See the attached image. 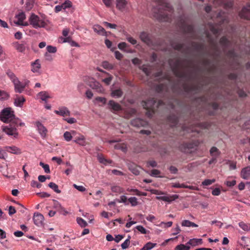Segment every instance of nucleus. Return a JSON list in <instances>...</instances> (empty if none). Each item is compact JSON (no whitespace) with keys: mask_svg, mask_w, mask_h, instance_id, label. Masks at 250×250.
I'll return each mask as SVG.
<instances>
[{"mask_svg":"<svg viewBox=\"0 0 250 250\" xmlns=\"http://www.w3.org/2000/svg\"><path fill=\"white\" fill-rule=\"evenodd\" d=\"M171 45L172 47L177 51H181L183 53H187L189 48L188 47L184 48L185 44L184 43L171 42Z\"/></svg>","mask_w":250,"mask_h":250,"instance_id":"obj_13","label":"nucleus"},{"mask_svg":"<svg viewBox=\"0 0 250 250\" xmlns=\"http://www.w3.org/2000/svg\"><path fill=\"white\" fill-rule=\"evenodd\" d=\"M109 76L108 77L106 78H105V79L103 80V81L106 85H109L110 83H111V81H112V80L113 79V77L112 76L110 75L109 74Z\"/></svg>","mask_w":250,"mask_h":250,"instance_id":"obj_61","label":"nucleus"},{"mask_svg":"<svg viewBox=\"0 0 250 250\" xmlns=\"http://www.w3.org/2000/svg\"><path fill=\"white\" fill-rule=\"evenodd\" d=\"M94 30L95 32L104 35L105 33V29L102 26L96 25L94 26Z\"/></svg>","mask_w":250,"mask_h":250,"instance_id":"obj_39","label":"nucleus"},{"mask_svg":"<svg viewBox=\"0 0 250 250\" xmlns=\"http://www.w3.org/2000/svg\"><path fill=\"white\" fill-rule=\"evenodd\" d=\"M130 244V237L127 239H126L124 243H123L121 245L122 248L123 249H125L127 248Z\"/></svg>","mask_w":250,"mask_h":250,"instance_id":"obj_54","label":"nucleus"},{"mask_svg":"<svg viewBox=\"0 0 250 250\" xmlns=\"http://www.w3.org/2000/svg\"><path fill=\"white\" fill-rule=\"evenodd\" d=\"M25 101V98L23 96H17L14 101V104L16 106L21 107Z\"/></svg>","mask_w":250,"mask_h":250,"instance_id":"obj_27","label":"nucleus"},{"mask_svg":"<svg viewBox=\"0 0 250 250\" xmlns=\"http://www.w3.org/2000/svg\"><path fill=\"white\" fill-rule=\"evenodd\" d=\"M53 202L54 208L58 209V210H61L64 211V215L68 213V212L65 210L64 208L61 206V204L58 201L53 200Z\"/></svg>","mask_w":250,"mask_h":250,"instance_id":"obj_34","label":"nucleus"},{"mask_svg":"<svg viewBox=\"0 0 250 250\" xmlns=\"http://www.w3.org/2000/svg\"><path fill=\"white\" fill-rule=\"evenodd\" d=\"M136 229L140 231L142 234H147L149 233V231L146 229L142 226H137L136 227Z\"/></svg>","mask_w":250,"mask_h":250,"instance_id":"obj_49","label":"nucleus"},{"mask_svg":"<svg viewBox=\"0 0 250 250\" xmlns=\"http://www.w3.org/2000/svg\"><path fill=\"white\" fill-rule=\"evenodd\" d=\"M102 66L104 68L106 69H109V70L112 69L113 68V65L110 64V63H109L107 61H104V62H103V63H102Z\"/></svg>","mask_w":250,"mask_h":250,"instance_id":"obj_48","label":"nucleus"},{"mask_svg":"<svg viewBox=\"0 0 250 250\" xmlns=\"http://www.w3.org/2000/svg\"><path fill=\"white\" fill-rule=\"evenodd\" d=\"M111 190L113 192L118 194L124 192L123 188H121L119 186H113L111 187Z\"/></svg>","mask_w":250,"mask_h":250,"instance_id":"obj_36","label":"nucleus"},{"mask_svg":"<svg viewBox=\"0 0 250 250\" xmlns=\"http://www.w3.org/2000/svg\"><path fill=\"white\" fill-rule=\"evenodd\" d=\"M214 6H222L225 9H229L232 7L233 2L231 0H209Z\"/></svg>","mask_w":250,"mask_h":250,"instance_id":"obj_8","label":"nucleus"},{"mask_svg":"<svg viewBox=\"0 0 250 250\" xmlns=\"http://www.w3.org/2000/svg\"><path fill=\"white\" fill-rule=\"evenodd\" d=\"M8 95L5 92L0 90V100H5L7 99Z\"/></svg>","mask_w":250,"mask_h":250,"instance_id":"obj_60","label":"nucleus"},{"mask_svg":"<svg viewBox=\"0 0 250 250\" xmlns=\"http://www.w3.org/2000/svg\"><path fill=\"white\" fill-rule=\"evenodd\" d=\"M48 186L49 188H52L55 192L58 193H61V190L59 189L58 186L56 185L55 183L53 182H50L48 184Z\"/></svg>","mask_w":250,"mask_h":250,"instance_id":"obj_44","label":"nucleus"},{"mask_svg":"<svg viewBox=\"0 0 250 250\" xmlns=\"http://www.w3.org/2000/svg\"><path fill=\"white\" fill-rule=\"evenodd\" d=\"M189 246L184 244L179 245L175 248V250H189Z\"/></svg>","mask_w":250,"mask_h":250,"instance_id":"obj_46","label":"nucleus"},{"mask_svg":"<svg viewBox=\"0 0 250 250\" xmlns=\"http://www.w3.org/2000/svg\"><path fill=\"white\" fill-rule=\"evenodd\" d=\"M215 182V179H206L202 182V185L204 186H209L214 183Z\"/></svg>","mask_w":250,"mask_h":250,"instance_id":"obj_51","label":"nucleus"},{"mask_svg":"<svg viewBox=\"0 0 250 250\" xmlns=\"http://www.w3.org/2000/svg\"><path fill=\"white\" fill-rule=\"evenodd\" d=\"M241 176L245 179H248L250 177V166H248L242 169Z\"/></svg>","mask_w":250,"mask_h":250,"instance_id":"obj_21","label":"nucleus"},{"mask_svg":"<svg viewBox=\"0 0 250 250\" xmlns=\"http://www.w3.org/2000/svg\"><path fill=\"white\" fill-rule=\"evenodd\" d=\"M54 112L59 115L65 117L70 116V112L68 109L65 106H62L59 108L58 110H55Z\"/></svg>","mask_w":250,"mask_h":250,"instance_id":"obj_15","label":"nucleus"},{"mask_svg":"<svg viewBox=\"0 0 250 250\" xmlns=\"http://www.w3.org/2000/svg\"><path fill=\"white\" fill-rule=\"evenodd\" d=\"M31 186L32 187H36L37 188H40L41 187H42V184H41L40 183H39L38 181H34V180H33L31 181Z\"/></svg>","mask_w":250,"mask_h":250,"instance_id":"obj_59","label":"nucleus"},{"mask_svg":"<svg viewBox=\"0 0 250 250\" xmlns=\"http://www.w3.org/2000/svg\"><path fill=\"white\" fill-rule=\"evenodd\" d=\"M156 245L155 243H152L151 242L147 243L140 250H150Z\"/></svg>","mask_w":250,"mask_h":250,"instance_id":"obj_42","label":"nucleus"},{"mask_svg":"<svg viewBox=\"0 0 250 250\" xmlns=\"http://www.w3.org/2000/svg\"><path fill=\"white\" fill-rule=\"evenodd\" d=\"M78 224L82 227H85L87 225L86 222L82 218H78L77 219Z\"/></svg>","mask_w":250,"mask_h":250,"instance_id":"obj_47","label":"nucleus"},{"mask_svg":"<svg viewBox=\"0 0 250 250\" xmlns=\"http://www.w3.org/2000/svg\"><path fill=\"white\" fill-rule=\"evenodd\" d=\"M15 89L16 92L21 93L25 86V84H22L19 80L14 83Z\"/></svg>","mask_w":250,"mask_h":250,"instance_id":"obj_23","label":"nucleus"},{"mask_svg":"<svg viewBox=\"0 0 250 250\" xmlns=\"http://www.w3.org/2000/svg\"><path fill=\"white\" fill-rule=\"evenodd\" d=\"M216 15L215 23H209V28L212 33L215 35H217L222 30L223 26L229 22L228 16L227 13L220 10Z\"/></svg>","mask_w":250,"mask_h":250,"instance_id":"obj_3","label":"nucleus"},{"mask_svg":"<svg viewBox=\"0 0 250 250\" xmlns=\"http://www.w3.org/2000/svg\"><path fill=\"white\" fill-rule=\"evenodd\" d=\"M74 142L82 146H85L86 143L85 141V137L83 135L79 134L78 136H75Z\"/></svg>","mask_w":250,"mask_h":250,"instance_id":"obj_20","label":"nucleus"},{"mask_svg":"<svg viewBox=\"0 0 250 250\" xmlns=\"http://www.w3.org/2000/svg\"><path fill=\"white\" fill-rule=\"evenodd\" d=\"M63 9H65L68 8H70L72 6V3L69 0H66L62 4Z\"/></svg>","mask_w":250,"mask_h":250,"instance_id":"obj_57","label":"nucleus"},{"mask_svg":"<svg viewBox=\"0 0 250 250\" xmlns=\"http://www.w3.org/2000/svg\"><path fill=\"white\" fill-rule=\"evenodd\" d=\"M239 16L242 19L250 20V3H248L239 12Z\"/></svg>","mask_w":250,"mask_h":250,"instance_id":"obj_11","label":"nucleus"},{"mask_svg":"<svg viewBox=\"0 0 250 250\" xmlns=\"http://www.w3.org/2000/svg\"><path fill=\"white\" fill-rule=\"evenodd\" d=\"M73 187L81 192H83L86 190V188L82 186H78L76 184H74Z\"/></svg>","mask_w":250,"mask_h":250,"instance_id":"obj_63","label":"nucleus"},{"mask_svg":"<svg viewBox=\"0 0 250 250\" xmlns=\"http://www.w3.org/2000/svg\"><path fill=\"white\" fill-rule=\"evenodd\" d=\"M76 134L75 131L71 132L65 131L63 134V137L66 141L69 142L72 140L73 137H75L76 135Z\"/></svg>","mask_w":250,"mask_h":250,"instance_id":"obj_25","label":"nucleus"},{"mask_svg":"<svg viewBox=\"0 0 250 250\" xmlns=\"http://www.w3.org/2000/svg\"><path fill=\"white\" fill-rule=\"evenodd\" d=\"M40 165L42 167V168L44 169L45 173H49L50 172L49 166L48 165L45 164L41 162L40 163Z\"/></svg>","mask_w":250,"mask_h":250,"instance_id":"obj_50","label":"nucleus"},{"mask_svg":"<svg viewBox=\"0 0 250 250\" xmlns=\"http://www.w3.org/2000/svg\"><path fill=\"white\" fill-rule=\"evenodd\" d=\"M207 36L208 38H209V34L208 33H207ZM211 45L212 49L214 50V52L213 54L214 56H219L220 54V51L217 46V43L214 42V40L212 39H209Z\"/></svg>","mask_w":250,"mask_h":250,"instance_id":"obj_18","label":"nucleus"},{"mask_svg":"<svg viewBox=\"0 0 250 250\" xmlns=\"http://www.w3.org/2000/svg\"><path fill=\"white\" fill-rule=\"evenodd\" d=\"M178 197V195H175L172 196H157L156 197V198L158 200H163L164 201H166L168 202H170L174 200L175 199L177 198Z\"/></svg>","mask_w":250,"mask_h":250,"instance_id":"obj_29","label":"nucleus"},{"mask_svg":"<svg viewBox=\"0 0 250 250\" xmlns=\"http://www.w3.org/2000/svg\"><path fill=\"white\" fill-rule=\"evenodd\" d=\"M177 24L184 34H189L191 38H194V27L193 25L188 23V20L186 17H181Z\"/></svg>","mask_w":250,"mask_h":250,"instance_id":"obj_5","label":"nucleus"},{"mask_svg":"<svg viewBox=\"0 0 250 250\" xmlns=\"http://www.w3.org/2000/svg\"><path fill=\"white\" fill-rule=\"evenodd\" d=\"M0 120L4 123H10L7 125L2 126V130L9 136L17 138L18 135L17 127L18 120L15 118L14 111L10 108H6L0 113Z\"/></svg>","mask_w":250,"mask_h":250,"instance_id":"obj_1","label":"nucleus"},{"mask_svg":"<svg viewBox=\"0 0 250 250\" xmlns=\"http://www.w3.org/2000/svg\"><path fill=\"white\" fill-rule=\"evenodd\" d=\"M210 154L215 158L220 155V152L219 149L215 146H212L210 149Z\"/></svg>","mask_w":250,"mask_h":250,"instance_id":"obj_35","label":"nucleus"},{"mask_svg":"<svg viewBox=\"0 0 250 250\" xmlns=\"http://www.w3.org/2000/svg\"><path fill=\"white\" fill-rule=\"evenodd\" d=\"M103 24L105 27H108V28H110L115 29L116 28V27H117V25L116 24L110 23H109V22H106V21L104 22H103Z\"/></svg>","mask_w":250,"mask_h":250,"instance_id":"obj_58","label":"nucleus"},{"mask_svg":"<svg viewBox=\"0 0 250 250\" xmlns=\"http://www.w3.org/2000/svg\"><path fill=\"white\" fill-rule=\"evenodd\" d=\"M15 18L17 19V21H14L15 24L22 26H27L28 25V23L27 22L23 21L26 18V16L24 12H20L16 16Z\"/></svg>","mask_w":250,"mask_h":250,"instance_id":"obj_12","label":"nucleus"},{"mask_svg":"<svg viewBox=\"0 0 250 250\" xmlns=\"http://www.w3.org/2000/svg\"><path fill=\"white\" fill-rule=\"evenodd\" d=\"M29 21L30 24L35 28L44 27L46 25L45 21L34 14H32L30 16Z\"/></svg>","mask_w":250,"mask_h":250,"instance_id":"obj_7","label":"nucleus"},{"mask_svg":"<svg viewBox=\"0 0 250 250\" xmlns=\"http://www.w3.org/2000/svg\"><path fill=\"white\" fill-rule=\"evenodd\" d=\"M37 96L40 97L42 101L46 102L47 99L50 98L48 93L46 91H41L39 92Z\"/></svg>","mask_w":250,"mask_h":250,"instance_id":"obj_33","label":"nucleus"},{"mask_svg":"<svg viewBox=\"0 0 250 250\" xmlns=\"http://www.w3.org/2000/svg\"><path fill=\"white\" fill-rule=\"evenodd\" d=\"M36 124L39 133L42 137L44 138L47 132V129L39 122H36Z\"/></svg>","mask_w":250,"mask_h":250,"instance_id":"obj_19","label":"nucleus"},{"mask_svg":"<svg viewBox=\"0 0 250 250\" xmlns=\"http://www.w3.org/2000/svg\"><path fill=\"white\" fill-rule=\"evenodd\" d=\"M46 49L48 53H55L57 51V48L56 47L52 46L51 45H48L46 47Z\"/></svg>","mask_w":250,"mask_h":250,"instance_id":"obj_56","label":"nucleus"},{"mask_svg":"<svg viewBox=\"0 0 250 250\" xmlns=\"http://www.w3.org/2000/svg\"><path fill=\"white\" fill-rule=\"evenodd\" d=\"M203 243V241L202 239H191L188 242V244L192 246H197L198 245L202 244Z\"/></svg>","mask_w":250,"mask_h":250,"instance_id":"obj_32","label":"nucleus"},{"mask_svg":"<svg viewBox=\"0 0 250 250\" xmlns=\"http://www.w3.org/2000/svg\"><path fill=\"white\" fill-rule=\"evenodd\" d=\"M108 105L109 108L114 111H118L122 109L121 105L118 103H116L113 100L109 101Z\"/></svg>","mask_w":250,"mask_h":250,"instance_id":"obj_24","label":"nucleus"},{"mask_svg":"<svg viewBox=\"0 0 250 250\" xmlns=\"http://www.w3.org/2000/svg\"><path fill=\"white\" fill-rule=\"evenodd\" d=\"M163 104L164 102L162 100H159L157 102L154 98H150L146 101H143L142 102V106L146 110V115L149 118H151L157 108Z\"/></svg>","mask_w":250,"mask_h":250,"instance_id":"obj_4","label":"nucleus"},{"mask_svg":"<svg viewBox=\"0 0 250 250\" xmlns=\"http://www.w3.org/2000/svg\"><path fill=\"white\" fill-rule=\"evenodd\" d=\"M41 67L39 61L37 60L32 64V71L33 72H37Z\"/></svg>","mask_w":250,"mask_h":250,"instance_id":"obj_40","label":"nucleus"},{"mask_svg":"<svg viewBox=\"0 0 250 250\" xmlns=\"http://www.w3.org/2000/svg\"><path fill=\"white\" fill-rule=\"evenodd\" d=\"M131 124L134 126H145L147 125V122L140 118H136L131 121Z\"/></svg>","mask_w":250,"mask_h":250,"instance_id":"obj_16","label":"nucleus"},{"mask_svg":"<svg viewBox=\"0 0 250 250\" xmlns=\"http://www.w3.org/2000/svg\"><path fill=\"white\" fill-rule=\"evenodd\" d=\"M126 190L128 192H129L131 193V194L132 195H135L137 196H146V192H143L140 191L137 189H134V188H127Z\"/></svg>","mask_w":250,"mask_h":250,"instance_id":"obj_28","label":"nucleus"},{"mask_svg":"<svg viewBox=\"0 0 250 250\" xmlns=\"http://www.w3.org/2000/svg\"><path fill=\"white\" fill-rule=\"evenodd\" d=\"M5 150L10 153L18 154L21 153V150L20 148L15 146H6Z\"/></svg>","mask_w":250,"mask_h":250,"instance_id":"obj_26","label":"nucleus"},{"mask_svg":"<svg viewBox=\"0 0 250 250\" xmlns=\"http://www.w3.org/2000/svg\"><path fill=\"white\" fill-rule=\"evenodd\" d=\"M128 202L133 207L136 206L138 204L137 198L135 197H131L128 199Z\"/></svg>","mask_w":250,"mask_h":250,"instance_id":"obj_45","label":"nucleus"},{"mask_svg":"<svg viewBox=\"0 0 250 250\" xmlns=\"http://www.w3.org/2000/svg\"><path fill=\"white\" fill-rule=\"evenodd\" d=\"M33 220L36 225L41 226L43 224L44 217L42 214L40 213H36L34 214Z\"/></svg>","mask_w":250,"mask_h":250,"instance_id":"obj_14","label":"nucleus"},{"mask_svg":"<svg viewBox=\"0 0 250 250\" xmlns=\"http://www.w3.org/2000/svg\"><path fill=\"white\" fill-rule=\"evenodd\" d=\"M239 226L241 229L245 231L248 230L250 229V226L242 222L239 223Z\"/></svg>","mask_w":250,"mask_h":250,"instance_id":"obj_55","label":"nucleus"},{"mask_svg":"<svg viewBox=\"0 0 250 250\" xmlns=\"http://www.w3.org/2000/svg\"><path fill=\"white\" fill-rule=\"evenodd\" d=\"M243 128L246 130H250V120L246 121L243 125Z\"/></svg>","mask_w":250,"mask_h":250,"instance_id":"obj_64","label":"nucleus"},{"mask_svg":"<svg viewBox=\"0 0 250 250\" xmlns=\"http://www.w3.org/2000/svg\"><path fill=\"white\" fill-rule=\"evenodd\" d=\"M169 64L174 74L178 78H183L187 77V74L180 69L182 63L181 60L179 59L173 62L172 60L169 61Z\"/></svg>","mask_w":250,"mask_h":250,"instance_id":"obj_6","label":"nucleus"},{"mask_svg":"<svg viewBox=\"0 0 250 250\" xmlns=\"http://www.w3.org/2000/svg\"><path fill=\"white\" fill-rule=\"evenodd\" d=\"M6 74L8 77L10 79L13 83L18 81V79L16 77L15 75L11 71L8 70L6 72Z\"/></svg>","mask_w":250,"mask_h":250,"instance_id":"obj_43","label":"nucleus"},{"mask_svg":"<svg viewBox=\"0 0 250 250\" xmlns=\"http://www.w3.org/2000/svg\"><path fill=\"white\" fill-rule=\"evenodd\" d=\"M192 46L194 50L198 52H200L203 50L204 47V44L203 43L196 42H193L192 43Z\"/></svg>","mask_w":250,"mask_h":250,"instance_id":"obj_30","label":"nucleus"},{"mask_svg":"<svg viewBox=\"0 0 250 250\" xmlns=\"http://www.w3.org/2000/svg\"><path fill=\"white\" fill-rule=\"evenodd\" d=\"M139 38L143 42L148 46H150L152 44L153 42L151 35L148 32H141L139 34Z\"/></svg>","mask_w":250,"mask_h":250,"instance_id":"obj_9","label":"nucleus"},{"mask_svg":"<svg viewBox=\"0 0 250 250\" xmlns=\"http://www.w3.org/2000/svg\"><path fill=\"white\" fill-rule=\"evenodd\" d=\"M126 2L125 0H117V8L121 11H123L126 6Z\"/></svg>","mask_w":250,"mask_h":250,"instance_id":"obj_31","label":"nucleus"},{"mask_svg":"<svg viewBox=\"0 0 250 250\" xmlns=\"http://www.w3.org/2000/svg\"><path fill=\"white\" fill-rule=\"evenodd\" d=\"M123 92L121 89H115L111 92V96L113 97L120 98L123 95Z\"/></svg>","mask_w":250,"mask_h":250,"instance_id":"obj_38","label":"nucleus"},{"mask_svg":"<svg viewBox=\"0 0 250 250\" xmlns=\"http://www.w3.org/2000/svg\"><path fill=\"white\" fill-rule=\"evenodd\" d=\"M157 6L154 7L152 12L154 16L159 21H162L171 22V14L173 9L169 3L165 0H155Z\"/></svg>","mask_w":250,"mask_h":250,"instance_id":"obj_2","label":"nucleus"},{"mask_svg":"<svg viewBox=\"0 0 250 250\" xmlns=\"http://www.w3.org/2000/svg\"><path fill=\"white\" fill-rule=\"evenodd\" d=\"M60 40L62 42H68L69 43L72 41L71 37L70 36L66 37L65 38L61 37Z\"/></svg>","mask_w":250,"mask_h":250,"instance_id":"obj_62","label":"nucleus"},{"mask_svg":"<svg viewBox=\"0 0 250 250\" xmlns=\"http://www.w3.org/2000/svg\"><path fill=\"white\" fill-rule=\"evenodd\" d=\"M13 46L14 48L17 50L18 52H23L25 49L28 48V44L26 41H22L20 42H15L13 43Z\"/></svg>","mask_w":250,"mask_h":250,"instance_id":"obj_10","label":"nucleus"},{"mask_svg":"<svg viewBox=\"0 0 250 250\" xmlns=\"http://www.w3.org/2000/svg\"><path fill=\"white\" fill-rule=\"evenodd\" d=\"M182 226L184 227H197L198 225L196 224H195L193 222H190L189 220H184L182 222Z\"/></svg>","mask_w":250,"mask_h":250,"instance_id":"obj_37","label":"nucleus"},{"mask_svg":"<svg viewBox=\"0 0 250 250\" xmlns=\"http://www.w3.org/2000/svg\"><path fill=\"white\" fill-rule=\"evenodd\" d=\"M219 42L220 44L222 45L223 50L224 51L227 49L230 44L229 41L225 36H223L220 39Z\"/></svg>","mask_w":250,"mask_h":250,"instance_id":"obj_22","label":"nucleus"},{"mask_svg":"<svg viewBox=\"0 0 250 250\" xmlns=\"http://www.w3.org/2000/svg\"><path fill=\"white\" fill-rule=\"evenodd\" d=\"M227 56L229 58L234 59L235 58V57L236 56V54L234 50L231 49V50H229L228 51V52L227 53Z\"/></svg>","mask_w":250,"mask_h":250,"instance_id":"obj_53","label":"nucleus"},{"mask_svg":"<svg viewBox=\"0 0 250 250\" xmlns=\"http://www.w3.org/2000/svg\"><path fill=\"white\" fill-rule=\"evenodd\" d=\"M98 159L101 163L104 164V165L107 164H111L112 163L111 160L106 159L102 155H98Z\"/></svg>","mask_w":250,"mask_h":250,"instance_id":"obj_41","label":"nucleus"},{"mask_svg":"<svg viewBox=\"0 0 250 250\" xmlns=\"http://www.w3.org/2000/svg\"><path fill=\"white\" fill-rule=\"evenodd\" d=\"M247 239V238L245 236H242L241 238V242H240V244L241 246H242L244 248H245L249 246V244H248L247 242H246Z\"/></svg>","mask_w":250,"mask_h":250,"instance_id":"obj_52","label":"nucleus"},{"mask_svg":"<svg viewBox=\"0 0 250 250\" xmlns=\"http://www.w3.org/2000/svg\"><path fill=\"white\" fill-rule=\"evenodd\" d=\"M167 121L171 126H175L178 124V118L177 115L171 114L167 117Z\"/></svg>","mask_w":250,"mask_h":250,"instance_id":"obj_17","label":"nucleus"}]
</instances>
